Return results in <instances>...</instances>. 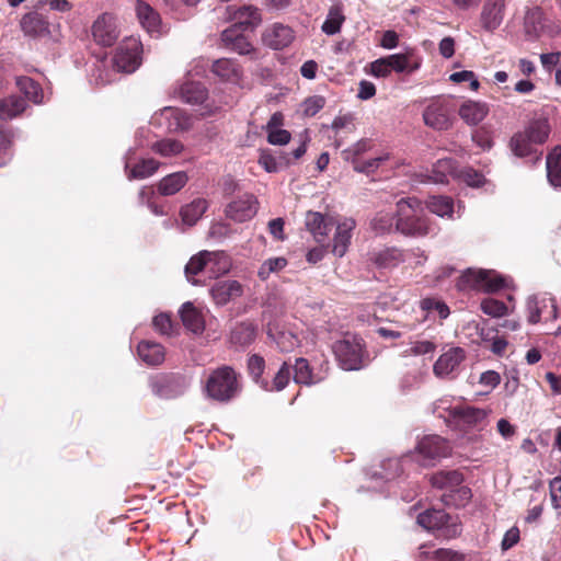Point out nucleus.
<instances>
[{
  "label": "nucleus",
  "mask_w": 561,
  "mask_h": 561,
  "mask_svg": "<svg viewBox=\"0 0 561 561\" xmlns=\"http://www.w3.org/2000/svg\"><path fill=\"white\" fill-rule=\"evenodd\" d=\"M396 217V230L404 236L424 237L431 232L430 220L417 198H401L397 203Z\"/></svg>",
  "instance_id": "f257e3e1"
},
{
  "label": "nucleus",
  "mask_w": 561,
  "mask_h": 561,
  "mask_svg": "<svg viewBox=\"0 0 561 561\" xmlns=\"http://www.w3.org/2000/svg\"><path fill=\"white\" fill-rule=\"evenodd\" d=\"M205 391L209 398L219 402H228L240 391L236 371L229 366H222L214 370L205 385Z\"/></svg>",
  "instance_id": "f03ea898"
},
{
  "label": "nucleus",
  "mask_w": 561,
  "mask_h": 561,
  "mask_svg": "<svg viewBox=\"0 0 561 561\" xmlns=\"http://www.w3.org/2000/svg\"><path fill=\"white\" fill-rule=\"evenodd\" d=\"M507 286V279L492 270L468 268L458 279L459 290L496 291Z\"/></svg>",
  "instance_id": "7ed1b4c3"
},
{
  "label": "nucleus",
  "mask_w": 561,
  "mask_h": 561,
  "mask_svg": "<svg viewBox=\"0 0 561 561\" xmlns=\"http://www.w3.org/2000/svg\"><path fill=\"white\" fill-rule=\"evenodd\" d=\"M363 340L357 336H348L334 343L333 351L345 370H357L364 366Z\"/></svg>",
  "instance_id": "20e7f679"
},
{
  "label": "nucleus",
  "mask_w": 561,
  "mask_h": 561,
  "mask_svg": "<svg viewBox=\"0 0 561 561\" xmlns=\"http://www.w3.org/2000/svg\"><path fill=\"white\" fill-rule=\"evenodd\" d=\"M142 45L136 37L125 38L116 48L113 65L117 71L131 73L141 64Z\"/></svg>",
  "instance_id": "39448f33"
},
{
  "label": "nucleus",
  "mask_w": 561,
  "mask_h": 561,
  "mask_svg": "<svg viewBox=\"0 0 561 561\" xmlns=\"http://www.w3.org/2000/svg\"><path fill=\"white\" fill-rule=\"evenodd\" d=\"M449 516L443 510H427L417 516V524L430 531H442V536L454 538L460 535L457 524L448 525Z\"/></svg>",
  "instance_id": "423d86ee"
},
{
  "label": "nucleus",
  "mask_w": 561,
  "mask_h": 561,
  "mask_svg": "<svg viewBox=\"0 0 561 561\" xmlns=\"http://www.w3.org/2000/svg\"><path fill=\"white\" fill-rule=\"evenodd\" d=\"M152 121L171 133L184 131L192 127V118L182 110L172 106H167L156 113Z\"/></svg>",
  "instance_id": "0eeeda50"
},
{
  "label": "nucleus",
  "mask_w": 561,
  "mask_h": 561,
  "mask_svg": "<svg viewBox=\"0 0 561 561\" xmlns=\"http://www.w3.org/2000/svg\"><path fill=\"white\" fill-rule=\"evenodd\" d=\"M511 0H484L480 12V24L486 32L493 33L505 18L506 4Z\"/></svg>",
  "instance_id": "6e6552de"
},
{
  "label": "nucleus",
  "mask_w": 561,
  "mask_h": 561,
  "mask_svg": "<svg viewBox=\"0 0 561 561\" xmlns=\"http://www.w3.org/2000/svg\"><path fill=\"white\" fill-rule=\"evenodd\" d=\"M528 322L536 324L541 316L547 313V319L556 320L558 318V306L554 297L547 294L542 296H533L527 300Z\"/></svg>",
  "instance_id": "1a4fd4ad"
},
{
  "label": "nucleus",
  "mask_w": 561,
  "mask_h": 561,
  "mask_svg": "<svg viewBox=\"0 0 561 561\" xmlns=\"http://www.w3.org/2000/svg\"><path fill=\"white\" fill-rule=\"evenodd\" d=\"M256 211L257 201L254 195L248 193L230 202L226 207V216L238 222L251 219Z\"/></svg>",
  "instance_id": "9d476101"
},
{
  "label": "nucleus",
  "mask_w": 561,
  "mask_h": 561,
  "mask_svg": "<svg viewBox=\"0 0 561 561\" xmlns=\"http://www.w3.org/2000/svg\"><path fill=\"white\" fill-rule=\"evenodd\" d=\"M416 449L425 463L437 458L447 457L450 454L449 444L438 435L423 437L419 442Z\"/></svg>",
  "instance_id": "9b49d317"
},
{
  "label": "nucleus",
  "mask_w": 561,
  "mask_h": 561,
  "mask_svg": "<svg viewBox=\"0 0 561 561\" xmlns=\"http://www.w3.org/2000/svg\"><path fill=\"white\" fill-rule=\"evenodd\" d=\"M92 35L98 44L112 46L118 37L116 19L108 13L100 15L93 23Z\"/></svg>",
  "instance_id": "f8f14e48"
},
{
  "label": "nucleus",
  "mask_w": 561,
  "mask_h": 561,
  "mask_svg": "<svg viewBox=\"0 0 561 561\" xmlns=\"http://www.w3.org/2000/svg\"><path fill=\"white\" fill-rule=\"evenodd\" d=\"M451 107L446 101H435L431 103L423 113L424 123L438 130L447 129L450 124Z\"/></svg>",
  "instance_id": "ddd939ff"
},
{
  "label": "nucleus",
  "mask_w": 561,
  "mask_h": 561,
  "mask_svg": "<svg viewBox=\"0 0 561 561\" xmlns=\"http://www.w3.org/2000/svg\"><path fill=\"white\" fill-rule=\"evenodd\" d=\"M305 224L318 243H323L328 239L329 232L335 225L332 217L318 211H308L305 217Z\"/></svg>",
  "instance_id": "4468645a"
},
{
  "label": "nucleus",
  "mask_w": 561,
  "mask_h": 561,
  "mask_svg": "<svg viewBox=\"0 0 561 561\" xmlns=\"http://www.w3.org/2000/svg\"><path fill=\"white\" fill-rule=\"evenodd\" d=\"M465 358L466 353L461 347H451L437 358L433 371L437 377H447L459 367Z\"/></svg>",
  "instance_id": "2eb2a0df"
},
{
  "label": "nucleus",
  "mask_w": 561,
  "mask_h": 561,
  "mask_svg": "<svg viewBox=\"0 0 561 561\" xmlns=\"http://www.w3.org/2000/svg\"><path fill=\"white\" fill-rule=\"evenodd\" d=\"M294 38L295 34L291 27L284 24H274L263 34L264 44L276 50L289 46Z\"/></svg>",
  "instance_id": "dca6fc26"
},
{
  "label": "nucleus",
  "mask_w": 561,
  "mask_h": 561,
  "mask_svg": "<svg viewBox=\"0 0 561 561\" xmlns=\"http://www.w3.org/2000/svg\"><path fill=\"white\" fill-rule=\"evenodd\" d=\"M227 10L230 14L229 19L243 31H253L261 23V15L252 5H243L238 9L228 7Z\"/></svg>",
  "instance_id": "f3484780"
},
{
  "label": "nucleus",
  "mask_w": 561,
  "mask_h": 561,
  "mask_svg": "<svg viewBox=\"0 0 561 561\" xmlns=\"http://www.w3.org/2000/svg\"><path fill=\"white\" fill-rule=\"evenodd\" d=\"M210 295L218 306H224L230 300L241 297L243 295V286L238 280H221L217 282L210 288Z\"/></svg>",
  "instance_id": "a211bd4d"
},
{
  "label": "nucleus",
  "mask_w": 561,
  "mask_h": 561,
  "mask_svg": "<svg viewBox=\"0 0 561 561\" xmlns=\"http://www.w3.org/2000/svg\"><path fill=\"white\" fill-rule=\"evenodd\" d=\"M451 415L468 427L482 426L490 413V410L480 409L471 405L454 407Z\"/></svg>",
  "instance_id": "6ab92c4d"
},
{
  "label": "nucleus",
  "mask_w": 561,
  "mask_h": 561,
  "mask_svg": "<svg viewBox=\"0 0 561 561\" xmlns=\"http://www.w3.org/2000/svg\"><path fill=\"white\" fill-rule=\"evenodd\" d=\"M354 228L355 221L351 218L344 219L336 225L332 245V252L335 256L342 257L346 253Z\"/></svg>",
  "instance_id": "aec40b11"
},
{
  "label": "nucleus",
  "mask_w": 561,
  "mask_h": 561,
  "mask_svg": "<svg viewBox=\"0 0 561 561\" xmlns=\"http://www.w3.org/2000/svg\"><path fill=\"white\" fill-rule=\"evenodd\" d=\"M390 71L398 73H412L421 67V59L415 57L412 51L393 54L385 57Z\"/></svg>",
  "instance_id": "412c9836"
},
{
  "label": "nucleus",
  "mask_w": 561,
  "mask_h": 561,
  "mask_svg": "<svg viewBox=\"0 0 561 561\" xmlns=\"http://www.w3.org/2000/svg\"><path fill=\"white\" fill-rule=\"evenodd\" d=\"M180 316L183 325L191 332L198 334L205 329V319L201 310H198L192 302L183 304L180 309Z\"/></svg>",
  "instance_id": "4be33fe9"
},
{
  "label": "nucleus",
  "mask_w": 561,
  "mask_h": 561,
  "mask_svg": "<svg viewBox=\"0 0 561 561\" xmlns=\"http://www.w3.org/2000/svg\"><path fill=\"white\" fill-rule=\"evenodd\" d=\"M231 268V260L224 251H206V273L209 277H219Z\"/></svg>",
  "instance_id": "5701e85b"
},
{
  "label": "nucleus",
  "mask_w": 561,
  "mask_h": 561,
  "mask_svg": "<svg viewBox=\"0 0 561 561\" xmlns=\"http://www.w3.org/2000/svg\"><path fill=\"white\" fill-rule=\"evenodd\" d=\"M458 113L468 125H478L488 115L489 106L483 102L467 101L461 104Z\"/></svg>",
  "instance_id": "b1692460"
},
{
  "label": "nucleus",
  "mask_w": 561,
  "mask_h": 561,
  "mask_svg": "<svg viewBox=\"0 0 561 561\" xmlns=\"http://www.w3.org/2000/svg\"><path fill=\"white\" fill-rule=\"evenodd\" d=\"M137 353L139 358L149 366L162 364L165 357L163 346L151 341L140 342L137 347Z\"/></svg>",
  "instance_id": "393cba45"
},
{
  "label": "nucleus",
  "mask_w": 561,
  "mask_h": 561,
  "mask_svg": "<svg viewBox=\"0 0 561 561\" xmlns=\"http://www.w3.org/2000/svg\"><path fill=\"white\" fill-rule=\"evenodd\" d=\"M213 73L224 81L237 82L241 77L239 65L228 58H220L214 61L211 66Z\"/></svg>",
  "instance_id": "a878e982"
},
{
  "label": "nucleus",
  "mask_w": 561,
  "mask_h": 561,
  "mask_svg": "<svg viewBox=\"0 0 561 561\" xmlns=\"http://www.w3.org/2000/svg\"><path fill=\"white\" fill-rule=\"evenodd\" d=\"M457 172L456 162L453 159H439L433 165L428 180L436 184H445L449 182V178H457Z\"/></svg>",
  "instance_id": "bb28decb"
},
{
  "label": "nucleus",
  "mask_w": 561,
  "mask_h": 561,
  "mask_svg": "<svg viewBox=\"0 0 561 561\" xmlns=\"http://www.w3.org/2000/svg\"><path fill=\"white\" fill-rule=\"evenodd\" d=\"M188 181L186 172L179 171L162 178L158 184V192L163 196H171L180 192Z\"/></svg>",
  "instance_id": "cd10ccee"
},
{
  "label": "nucleus",
  "mask_w": 561,
  "mask_h": 561,
  "mask_svg": "<svg viewBox=\"0 0 561 561\" xmlns=\"http://www.w3.org/2000/svg\"><path fill=\"white\" fill-rule=\"evenodd\" d=\"M27 107L25 100L19 95H10L0 100V119L10 121L21 115Z\"/></svg>",
  "instance_id": "c85d7f7f"
},
{
  "label": "nucleus",
  "mask_w": 561,
  "mask_h": 561,
  "mask_svg": "<svg viewBox=\"0 0 561 561\" xmlns=\"http://www.w3.org/2000/svg\"><path fill=\"white\" fill-rule=\"evenodd\" d=\"M136 12L140 24L148 33L159 32L160 16L149 4L138 1Z\"/></svg>",
  "instance_id": "c756f323"
},
{
  "label": "nucleus",
  "mask_w": 561,
  "mask_h": 561,
  "mask_svg": "<svg viewBox=\"0 0 561 561\" xmlns=\"http://www.w3.org/2000/svg\"><path fill=\"white\" fill-rule=\"evenodd\" d=\"M180 93L182 100L192 105L203 104L207 99V90L201 82H185L181 87Z\"/></svg>",
  "instance_id": "7c9ffc66"
},
{
  "label": "nucleus",
  "mask_w": 561,
  "mask_h": 561,
  "mask_svg": "<svg viewBox=\"0 0 561 561\" xmlns=\"http://www.w3.org/2000/svg\"><path fill=\"white\" fill-rule=\"evenodd\" d=\"M546 165L550 185L561 190V147H556L548 154Z\"/></svg>",
  "instance_id": "2f4dec72"
},
{
  "label": "nucleus",
  "mask_w": 561,
  "mask_h": 561,
  "mask_svg": "<svg viewBox=\"0 0 561 561\" xmlns=\"http://www.w3.org/2000/svg\"><path fill=\"white\" fill-rule=\"evenodd\" d=\"M463 477L457 470L440 471L431 478L432 485L437 489H445L449 492L454 491L462 483Z\"/></svg>",
  "instance_id": "473e14b6"
},
{
  "label": "nucleus",
  "mask_w": 561,
  "mask_h": 561,
  "mask_svg": "<svg viewBox=\"0 0 561 561\" xmlns=\"http://www.w3.org/2000/svg\"><path fill=\"white\" fill-rule=\"evenodd\" d=\"M345 21V15L342 4H333L330 7L327 18L321 26V30L327 35H334L340 32L342 24Z\"/></svg>",
  "instance_id": "72a5a7b5"
},
{
  "label": "nucleus",
  "mask_w": 561,
  "mask_h": 561,
  "mask_svg": "<svg viewBox=\"0 0 561 561\" xmlns=\"http://www.w3.org/2000/svg\"><path fill=\"white\" fill-rule=\"evenodd\" d=\"M208 203L204 198L194 199L181 209L182 221L188 226H193L207 210Z\"/></svg>",
  "instance_id": "f704fd0d"
},
{
  "label": "nucleus",
  "mask_w": 561,
  "mask_h": 561,
  "mask_svg": "<svg viewBox=\"0 0 561 561\" xmlns=\"http://www.w3.org/2000/svg\"><path fill=\"white\" fill-rule=\"evenodd\" d=\"M21 28L24 34L36 36L44 33L47 28V23L44 18L37 12L26 13L21 20Z\"/></svg>",
  "instance_id": "c9c22d12"
},
{
  "label": "nucleus",
  "mask_w": 561,
  "mask_h": 561,
  "mask_svg": "<svg viewBox=\"0 0 561 561\" xmlns=\"http://www.w3.org/2000/svg\"><path fill=\"white\" fill-rule=\"evenodd\" d=\"M151 150L161 157L171 158L181 154L184 150V145L176 139L164 138L154 141L151 145Z\"/></svg>",
  "instance_id": "e433bc0d"
},
{
  "label": "nucleus",
  "mask_w": 561,
  "mask_h": 561,
  "mask_svg": "<svg viewBox=\"0 0 561 561\" xmlns=\"http://www.w3.org/2000/svg\"><path fill=\"white\" fill-rule=\"evenodd\" d=\"M524 133L528 136V138H530V141L535 142L536 145L543 144L550 134V125L548 119L539 118L533 121Z\"/></svg>",
  "instance_id": "4c0bfd02"
},
{
  "label": "nucleus",
  "mask_w": 561,
  "mask_h": 561,
  "mask_svg": "<svg viewBox=\"0 0 561 561\" xmlns=\"http://www.w3.org/2000/svg\"><path fill=\"white\" fill-rule=\"evenodd\" d=\"M524 25L528 35L538 36L545 26L542 10L539 7L528 8L525 14Z\"/></svg>",
  "instance_id": "58836bf2"
},
{
  "label": "nucleus",
  "mask_w": 561,
  "mask_h": 561,
  "mask_svg": "<svg viewBox=\"0 0 561 561\" xmlns=\"http://www.w3.org/2000/svg\"><path fill=\"white\" fill-rule=\"evenodd\" d=\"M16 85L26 99L35 104L43 102V90L38 83L28 77H18Z\"/></svg>",
  "instance_id": "ea45409f"
},
{
  "label": "nucleus",
  "mask_w": 561,
  "mask_h": 561,
  "mask_svg": "<svg viewBox=\"0 0 561 561\" xmlns=\"http://www.w3.org/2000/svg\"><path fill=\"white\" fill-rule=\"evenodd\" d=\"M294 381L306 386H310L319 381V379L312 374V369L306 358H296L294 365Z\"/></svg>",
  "instance_id": "a19ab883"
},
{
  "label": "nucleus",
  "mask_w": 561,
  "mask_h": 561,
  "mask_svg": "<svg viewBox=\"0 0 561 561\" xmlns=\"http://www.w3.org/2000/svg\"><path fill=\"white\" fill-rule=\"evenodd\" d=\"M288 264L284 256L270 257L263 261L257 270V277L261 280H267L272 275H277Z\"/></svg>",
  "instance_id": "79ce46f5"
},
{
  "label": "nucleus",
  "mask_w": 561,
  "mask_h": 561,
  "mask_svg": "<svg viewBox=\"0 0 561 561\" xmlns=\"http://www.w3.org/2000/svg\"><path fill=\"white\" fill-rule=\"evenodd\" d=\"M255 328L251 323L237 324L230 334V340L233 344L245 346L255 340Z\"/></svg>",
  "instance_id": "37998d69"
},
{
  "label": "nucleus",
  "mask_w": 561,
  "mask_h": 561,
  "mask_svg": "<svg viewBox=\"0 0 561 561\" xmlns=\"http://www.w3.org/2000/svg\"><path fill=\"white\" fill-rule=\"evenodd\" d=\"M403 260V253L396 248L381 250L374 255L375 263L383 268L394 267Z\"/></svg>",
  "instance_id": "c03bdc74"
},
{
  "label": "nucleus",
  "mask_w": 561,
  "mask_h": 561,
  "mask_svg": "<svg viewBox=\"0 0 561 561\" xmlns=\"http://www.w3.org/2000/svg\"><path fill=\"white\" fill-rule=\"evenodd\" d=\"M160 163L154 159H144L127 172L128 180H142L151 176L159 169Z\"/></svg>",
  "instance_id": "a18cd8bd"
},
{
  "label": "nucleus",
  "mask_w": 561,
  "mask_h": 561,
  "mask_svg": "<svg viewBox=\"0 0 561 561\" xmlns=\"http://www.w3.org/2000/svg\"><path fill=\"white\" fill-rule=\"evenodd\" d=\"M427 208L439 217L450 218L454 213L453 199L447 196H432L426 203Z\"/></svg>",
  "instance_id": "49530a36"
},
{
  "label": "nucleus",
  "mask_w": 561,
  "mask_h": 561,
  "mask_svg": "<svg viewBox=\"0 0 561 561\" xmlns=\"http://www.w3.org/2000/svg\"><path fill=\"white\" fill-rule=\"evenodd\" d=\"M535 142L523 131L515 134L511 139V150L517 157H527L533 153Z\"/></svg>",
  "instance_id": "de8ad7c7"
},
{
  "label": "nucleus",
  "mask_w": 561,
  "mask_h": 561,
  "mask_svg": "<svg viewBox=\"0 0 561 561\" xmlns=\"http://www.w3.org/2000/svg\"><path fill=\"white\" fill-rule=\"evenodd\" d=\"M201 272L206 273V251H201L198 254L192 256L185 266V275L194 285L197 284V280L192 277Z\"/></svg>",
  "instance_id": "09e8293b"
},
{
  "label": "nucleus",
  "mask_w": 561,
  "mask_h": 561,
  "mask_svg": "<svg viewBox=\"0 0 561 561\" xmlns=\"http://www.w3.org/2000/svg\"><path fill=\"white\" fill-rule=\"evenodd\" d=\"M290 369L287 363H284L273 379L272 386L267 381H262V388L266 391H282L289 382Z\"/></svg>",
  "instance_id": "8fccbe9b"
},
{
  "label": "nucleus",
  "mask_w": 561,
  "mask_h": 561,
  "mask_svg": "<svg viewBox=\"0 0 561 561\" xmlns=\"http://www.w3.org/2000/svg\"><path fill=\"white\" fill-rule=\"evenodd\" d=\"M371 148V141L369 139H360L352 147L342 151V157L345 161L355 163L358 161V157Z\"/></svg>",
  "instance_id": "3c124183"
},
{
  "label": "nucleus",
  "mask_w": 561,
  "mask_h": 561,
  "mask_svg": "<svg viewBox=\"0 0 561 561\" xmlns=\"http://www.w3.org/2000/svg\"><path fill=\"white\" fill-rule=\"evenodd\" d=\"M393 221L394 217L391 214L380 211L371 220V228L377 233H386L391 231L393 226L396 227V224H393Z\"/></svg>",
  "instance_id": "603ef678"
},
{
  "label": "nucleus",
  "mask_w": 561,
  "mask_h": 561,
  "mask_svg": "<svg viewBox=\"0 0 561 561\" xmlns=\"http://www.w3.org/2000/svg\"><path fill=\"white\" fill-rule=\"evenodd\" d=\"M481 310L493 318H500L507 313V306L499 300L485 298L481 301Z\"/></svg>",
  "instance_id": "864d4df0"
},
{
  "label": "nucleus",
  "mask_w": 561,
  "mask_h": 561,
  "mask_svg": "<svg viewBox=\"0 0 561 561\" xmlns=\"http://www.w3.org/2000/svg\"><path fill=\"white\" fill-rule=\"evenodd\" d=\"M264 368H265V362L262 356L254 354L249 358V360H248L249 373L252 376V378L254 379V381L256 383H260L261 387H262V381H264L262 379V374L264 371Z\"/></svg>",
  "instance_id": "5fc2aeb1"
},
{
  "label": "nucleus",
  "mask_w": 561,
  "mask_h": 561,
  "mask_svg": "<svg viewBox=\"0 0 561 561\" xmlns=\"http://www.w3.org/2000/svg\"><path fill=\"white\" fill-rule=\"evenodd\" d=\"M421 307L427 312H437L440 319H446L449 316V308L443 301L432 298H425L421 301Z\"/></svg>",
  "instance_id": "6e6d98bb"
},
{
  "label": "nucleus",
  "mask_w": 561,
  "mask_h": 561,
  "mask_svg": "<svg viewBox=\"0 0 561 561\" xmlns=\"http://www.w3.org/2000/svg\"><path fill=\"white\" fill-rule=\"evenodd\" d=\"M436 350V344L428 340L413 341L410 348L405 350L407 355L420 356L433 353Z\"/></svg>",
  "instance_id": "4d7b16f0"
},
{
  "label": "nucleus",
  "mask_w": 561,
  "mask_h": 561,
  "mask_svg": "<svg viewBox=\"0 0 561 561\" xmlns=\"http://www.w3.org/2000/svg\"><path fill=\"white\" fill-rule=\"evenodd\" d=\"M465 556L453 549L440 548L428 556V561H463Z\"/></svg>",
  "instance_id": "13d9d810"
},
{
  "label": "nucleus",
  "mask_w": 561,
  "mask_h": 561,
  "mask_svg": "<svg viewBox=\"0 0 561 561\" xmlns=\"http://www.w3.org/2000/svg\"><path fill=\"white\" fill-rule=\"evenodd\" d=\"M445 496L447 497L446 502L448 504L453 503L457 506H463L471 497V490L467 486H461L460 484Z\"/></svg>",
  "instance_id": "bf43d9fd"
},
{
  "label": "nucleus",
  "mask_w": 561,
  "mask_h": 561,
  "mask_svg": "<svg viewBox=\"0 0 561 561\" xmlns=\"http://www.w3.org/2000/svg\"><path fill=\"white\" fill-rule=\"evenodd\" d=\"M457 179L463 181L467 185L479 187L484 183V178L471 168H466L457 172Z\"/></svg>",
  "instance_id": "052dcab7"
},
{
  "label": "nucleus",
  "mask_w": 561,
  "mask_h": 561,
  "mask_svg": "<svg viewBox=\"0 0 561 561\" xmlns=\"http://www.w3.org/2000/svg\"><path fill=\"white\" fill-rule=\"evenodd\" d=\"M11 145L10 134L0 129V167L5 165L11 160Z\"/></svg>",
  "instance_id": "680f3d73"
},
{
  "label": "nucleus",
  "mask_w": 561,
  "mask_h": 561,
  "mask_svg": "<svg viewBox=\"0 0 561 561\" xmlns=\"http://www.w3.org/2000/svg\"><path fill=\"white\" fill-rule=\"evenodd\" d=\"M387 159H388V156H379V157L369 159L364 162L357 161V162L353 163V168L356 172L369 174V173L374 172L375 170H377L378 167L380 165V163Z\"/></svg>",
  "instance_id": "e2e57ef3"
},
{
  "label": "nucleus",
  "mask_w": 561,
  "mask_h": 561,
  "mask_svg": "<svg viewBox=\"0 0 561 561\" xmlns=\"http://www.w3.org/2000/svg\"><path fill=\"white\" fill-rule=\"evenodd\" d=\"M275 341L277 347L284 353L293 351L298 343L297 337L290 332H280Z\"/></svg>",
  "instance_id": "0e129e2a"
},
{
  "label": "nucleus",
  "mask_w": 561,
  "mask_h": 561,
  "mask_svg": "<svg viewBox=\"0 0 561 561\" xmlns=\"http://www.w3.org/2000/svg\"><path fill=\"white\" fill-rule=\"evenodd\" d=\"M325 100L322 96L314 95L308 98L302 104L304 113L307 116H314L320 110L323 108Z\"/></svg>",
  "instance_id": "69168bd1"
},
{
  "label": "nucleus",
  "mask_w": 561,
  "mask_h": 561,
  "mask_svg": "<svg viewBox=\"0 0 561 561\" xmlns=\"http://www.w3.org/2000/svg\"><path fill=\"white\" fill-rule=\"evenodd\" d=\"M152 325L160 334L169 335L172 332V321L167 313L156 316L152 320Z\"/></svg>",
  "instance_id": "338daca9"
},
{
  "label": "nucleus",
  "mask_w": 561,
  "mask_h": 561,
  "mask_svg": "<svg viewBox=\"0 0 561 561\" xmlns=\"http://www.w3.org/2000/svg\"><path fill=\"white\" fill-rule=\"evenodd\" d=\"M224 46L240 55H248L253 50L252 44L248 41L245 36L240 37L234 42L225 44Z\"/></svg>",
  "instance_id": "774afa93"
}]
</instances>
